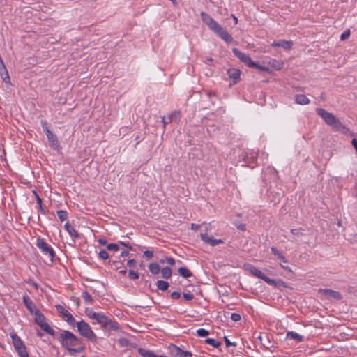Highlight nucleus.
I'll return each mask as SVG.
<instances>
[{
    "label": "nucleus",
    "instance_id": "1",
    "mask_svg": "<svg viewBox=\"0 0 357 357\" xmlns=\"http://www.w3.org/2000/svg\"><path fill=\"white\" fill-rule=\"evenodd\" d=\"M202 22L208 26V27L216 33L222 40L227 43L233 41L232 36L225 30L220 24H218L208 14L205 12L200 13Z\"/></svg>",
    "mask_w": 357,
    "mask_h": 357
},
{
    "label": "nucleus",
    "instance_id": "2",
    "mask_svg": "<svg viewBox=\"0 0 357 357\" xmlns=\"http://www.w3.org/2000/svg\"><path fill=\"white\" fill-rule=\"evenodd\" d=\"M61 345L70 351L79 352L81 350L77 347L79 344L78 338L71 332L62 331L58 337Z\"/></svg>",
    "mask_w": 357,
    "mask_h": 357
},
{
    "label": "nucleus",
    "instance_id": "3",
    "mask_svg": "<svg viewBox=\"0 0 357 357\" xmlns=\"http://www.w3.org/2000/svg\"><path fill=\"white\" fill-rule=\"evenodd\" d=\"M316 112L327 125L331 126L335 130L344 132V130H347L346 127L333 114L322 108H317Z\"/></svg>",
    "mask_w": 357,
    "mask_h": 357
},
{
    "label": "nucleus",
    "instance_id": "4",
    "mask_svg": "<svg viewBox=\"0 0 357 357\" xmlns=\"http://www.w3.org/2000/svg\"><path fill=\"white\" fill-rule=\"evenodd\" d=\"M35 321L36 323L40 326V327L45 331L47 333L54 335V331L53 328L50 327L48 323L46 321V318L45 316L41 314L38 310L35 312Z\"/></svg>",
    "mask_w": 357,
    "mask_h": 357
},
{
    "label": "nucleus",
    "instance_id": "5",
    "mask_svg": "<svg viewBox=\"0 0 357 357\" xmlns=\"http://www.w3.org/2000/svg\"><path fill=\"white\" fill-rule=\"evenodd\" d=\"M36 245L41 250L43 254L45 256H47L51 262H53L54 257L55 256L53 248L49 245L43 238H38L37 240Z\"/></svg>",
    "mask_w": 357,
    "mask_h": 357
},
{
    "label": "nucleus",
    "instance_id": "6",
    "mask_svg": "<svg viewBox=\"0 0 357 357\" xmlns=\"http://www.w3.org/2000/svg\"><path fill=\"white\" fill-rule=\"evenodd\" d=\"M248 270L254 276L260 278L265 281L268 284L272 286H276L277 282L275 280L271 279L267 277L264 273H262L259 269L257 268L255 266L252 265L248 266Z\"/></svg>",
    "mask_w": 357,
    "mask_h": 357
},
{
    "label": "nucleus",
    "instance_id": "7",
    "mask_svg": "<svg viewBox=\"0 0 357 357\" xmlns=\"http://www.w3.org/2000/svg\"><path fill=\"white\" fill-rule=\"evenodd\" d=\"M56 308L57 311L60 313L61 316L62 317V319L64 321H66L69 325L72 326H75V320L68 310L65 309L61 305H56Z\"/></svg>",
    "mask_w": 357,
    "mask_h": 357
},
{
    "label": "nucleus",
    "instance_id": "8",
    "mask_svg": "<svg viewBox=\"0 0 357 357\" xmlns=\"http://www.w3.org/2000/svg\"><path fill=\"white\" fill-rule=\"evenodd\" d=\"M319 293L328 300L340 301L342 298L340 292L329 289H320Z\"/></svg>",
    "mask_w": 357,
    "mask_h": 357
},
{
    "label": "nucleus",
    "instance_id": "9",
    "mask_svg": "<svg viewBox=\"0 0 357 357\" xmlns=\"http://www.w3.org/2000/svg\"><path fill=\"white\" fill-rule=\"evenodd\" d=\"M232 52L237 58L248 66L250 67L256 66V63L252 61L251 58L248 54L241 52L238 49L233 48Z\"/></svg>",
    "mask_w": 357,
    "mask_h": 357
},
{
    "label": "nucleus",
    "instance_id": "10",
    "mask_svg": "<svg viewBox=\"0 0 357 357\" xmlns=\"http://www.w3.org/2000/svg\"><path fill=\"white\" fill-rule=\"evenodd\" d=\"M91 319H95L96 322L100 324L102 327H107L108 326L109 319L102 313H91Z\"/></svg>",
    "mask_w": 357,
    "mask_h": 357
},
{
    "label": "nucleus",
    "instance_id": "11",
    "mask_svg": "<svg viewBox=\"0 0 357 357\" xmlns=\"http://www.w3.org/2000/svg\"><path fill=\"white\" fill-rule=\"evenodd\" d=\"M43 129H44V131L45 132L47 137L50 142V146L54 149H58L59 146V144L56 136L52 131H50L47 127L43 128Z\"/></svg>",
    "mask_w": 357,
    "mask_h": 357
},
{
    "label": "nucleus",
    "instance_id": "12",
    "mask_svg": "<svg viewBox=\"0 0 357 357\" xmlns=\"http://www.w3.org/2000/svg\"><path fill=\"white\" fill-rule=\"evenodd\" d=\"M200 237L204 242L209 244L211 246H215L218 244L223 243L222 239H215L212 236H208L206 232L202 233L200 234Z\"/></svg>",
    "mask_w": 357,
    "mask_h": 357
},
{
    "label": "nucleus",
    "instance_id": "13",
    "mask_svg": "<svg viewBox=\"0 0 357 357\" xmlns=\"http://www.w3.org/2000/svg\"><path fill=\"white\" fill-rule=\"evenodd\" d=\"M271 46L277 47H282L286 50H289L293 46V42L291 40H275L271 43Z\"/></svg>",
    "mask_w": 357,
    "mask_h": 357
},
{
    "label": "nucleus",
    "instance_id": "14",
    "mask_svg": "<svg viewBox=\"0 0 357 357\" xmlns=\"http://www.w3.org/2000/svg\"><path fill=\"white\" fill-rule=\"evenodd\" d=\"M75 324L77 325L78 331L82 335L87 337H89V326L87 323L81 321L79 322L75 321Z\"/></svg>",
    "mask_w": 357,
    "mask_h": 357
},
{
    "label": "nucleus",
    "instance_id": "15",
    "mask_svg": "<svg viewBox=\"0 0 357 357\" xmlns=\"http://www.w3.org/2000/svg\"><path fill=\"white\" fill-rule=\"evenodd\" d=\"M173 357H190L191 353L181 350L179 347L174 346L171 350Z\"/></svg>",
    "mask_w": 357,
    "mask_h": 357
},
{
    "label": "nucleus",
    "instance_id": "16",
    "mask_svg": "<svg viewBox=\"0 0 357 357\" xmlns=\"http://www.w3.org/2000/svg\"><path fill=\"white\" fill-rule=\"evenodd\" d=\"M227 75L233 79L232 84H235L240 79L241 71L236 68H230L227 70Z\"/></svg>",
    "mask_w": 357,
    "mask_h": 357
},
{
    "label": "nucleus",
    "instance_id": "17",
    "mask_svg": "<svg viewBox=\"0 0 357 357\" xmlns=\"http://www.w3.org/2000/svg\"><path fill=\"white\" fill-rule=\"evenodd\" d=\"M23 303L27 310L31 313L35 314V312L37 310L35 307V305L31 298L28 296H23Z\"/></svg>",
    "mask_w": 357,
    "mask_h": 357
},
{
    "label": "nucleus",
    "instance_id": "18",
    "mask_svg": "<svg viewBox=\"0 0 357 357\" xmlns=\"http://www.w3.org/2000/svg\"><path fill=\"white\" fill-rule=\"evenodd\" d=\"M257 338L260 343L266 349L272 347L271 342L268 340V335L267 333H260Z\"/></svg>",
    "mask_w": 357,
    "mask_h": 357
},
{
    "label": "nucleus",
    "instance_id": "19",
    "mask_svg": "<svg viewBox=\"0 0 357 357\" xmlns=\"http://www.w3.org/2000/svg\"><path fill=\"white\" fill-rule=\"evenodd\" d=\"M11 338L15 349H22V347H25L21 339L15 333L11 334Z\"/></svg>",
    "mask_w": 357,
    "mask_h": 357
},
{
    "label": "nucleus",
    "instance_id": "20",
    "mask_svg": "<svg viewBox=\"0 0 357 357\" xmlns=\"http://www.w3.org/2000/svg\"><path fill=\"white\" fill-rule=\"evenodd\" d=\"M287 338L295 340L296 342H300L303 340V337L298 333L293 331H289L287 333Z\"/></svg>",
    "mask_w": 357,
    "mask_h": 357
},
{
    "label": "nucleus",
    "instance_id": "21",
    "mask_svg": "<svg viewBox=\"0 0 357 357\" xmlns=\"http://www.w3.org/2000/svg\"><path fill=\"white\" fill-rule=\"evenodd\" d=\"M295 101L299 105H307L310 102V100L303 94H298L296 96Z\"/></svg>",
    "mask_w": 357,
    "mask_h": 357
},
{
    "label": "nucleus",
    "instance_id": "22",
    "mask_svg": "<svg viewBox=\"0 0 357 357\" xmlns=\"http://www.w3.org/2000/svg\"><path fill=\"white\" fill-rule=\"evenodd\" d=\"M271 252L273 255H275L278 259H281L282 262L287 263L288 261L287 258L284 257V255L282 254V252H280L279 250H278L275 247H272L271 248Z\"/></svg>",
    "mask_w": 357,
    "mask_h": 357
},
{
    "label": "nucleus",
    "instance_id": "23",
    "mask_svg": "<svg viewBox=\"0 0 357 357\" xmlns=\"http://www.w3.org/2000/svg\"><path fill=\"white\" fill-rule=\"evenodd\" d=\"M179 274L184 278H188L192 276V272L185 267H181L178 268Z\"/></svg>",
    "mask_w": 357,
    "mask_h": 357
},
{
    "label": "nucleus",
    "instance_id": "24",
    "mask_svg": "<svg viewBox=\"0 0 357 357\" xmlns=\"http://www.w3.org/2000/svg\"><path fill=\"white\" fill-rule=\"evenodd\" d=\"M149 269L153 274H158L160 271V266L157 263H151L149 265Z\"/></svg>",
    "mask_w": 357,
    "mask_h": 357
},
{
    "label": "nucleus",
    "instance_id": "25",
    "mask_svg": "<svg viewBox=\"0 0 357 357\" xmlns=\"http://www.w3.org/2000/svg\"><path fill=\"white\" fill-rule=\"evenodd\" d=\"M65 229L66 231L69 233V234L72 236H77V233L74 229V227L68 222H67L65 224Z\"/></svg>",
    "mask_w": 357,
    "mask_h": 357
},
{
    "label": "nucleus",
    "instance_id": "26",
    "mask_svg": "<svg viewBox=\"0 0 357 357\" xmlns=\"http://www.w3.org/2000/svg\"><path fill=\"white\" fill-rule=\"evenodd\" d=\"M156 285L157 287L162 291H165L169 287V283L165 280H158Z\"/></svg>",
    "mask_w": 357,
    "mask_h": 357
},
{
    "label": "nucleus",
    "instance_id": "27",
    "mask_svg": "<svg viewBox=\"0 0 357 357\" xmlns=\"http://www.w3.org/2000/svg\"><path fill=\"white\" fill-rule=\"evenodd\" d=\"M205 342L206 344H208L211 345L212 347H213L215 348H218V347H219L221 345V342L220 341L216 340L213 339V338H207L205 340Z\"/></svg>",
    "mask_w": 357,
    "mask_h": 357
},
{
    "label": "nucleus",
    "instance_id": "28",
    "mask_svg": "<svg viewBox=\"0 0 357 357\" xmlns=\"http://www.w3.org/2000/svg\"><path fill=\"white\" fill-rule=\"evenodd\" d=\"M178 115H179V112H174L173 114H172V115H170L169 116H167V117L164 116L162 118V121H163L164 124H168L170 122H172L173 118L176 117Z\"/></svg>",
    "mask_w": 357,
    "mask_h": 357
},
{
    "label": "nucleus",
    "instance_id": "29",
    "mask_svg": "<svg viewBox=\"0 0 357 357\" xmlns=\"http://www.w3.org/2000/svg\"><path fill=\"white\" fill-rule=\"evenodd\" d=\"M162 275L164 278H169L172 275V269L169 267H164L161 270Z\"/></svg>",
    "mask_w": 357,
    "mask_h": 357
},
{
    "label": "nucleus",
    "instance_id": "30",
    "mask_svg": "<svg viewBox=\"0 0 357 357\" xmlns=\"http://www.w3.org/2000/svg\"><path fill=\"white\" fill-rule=\"evenodd\" d=\"M57 215L61 221H64L68 218V213L63 210L58 211Z\"/></svg>",
    "mask_w": 357,
    "mask_h": 357
},
{
    "label": "nucleus",
    "instance_id": "31",
    "mask_svg": "<svg viewBox=\"0 0 357 357\" xmlns=\"http://www.w3.org/2000/svg\"><path fill=\"white\" fill-rule=\"evenodd\" d=\"M20 356V357H29V354L26 351V347H22V349H15Z\"/></svg>",
    "mask_w": 357,
    "mask_h": 357
},
{
    "label": "nucleus",
    "instance_id": "32",
    "mask_svg": "<svg viewBox=\"0 0 357 357\" xmlns=\"http://www.w3.org/2000/svg\"><path fill=\"white\" fill-rule=\"evenodd\" d=\"M269 63L271 64V66L272 67H273L275 69H277V70L280 69V68L282 65V63H280V61H276V60H273V61H270Z\"/></svg>",
    "mask_w": 357,
    "mask_h": 357
},
{
    "label": "nucleus",
    "instance_id": "33",
    "mask_svg": "<svg viewBox=\"0 0 357 357\" xmlns=\"http://www.w3.org/2000/svg\"><path fill=\"white\" fill-rule=\"evenodd\" d=\"M197 334L199 337H206L209 334V332L204 328H199L197 331Z\"/></svg>",
    "mask_w": 357,
    "mask_h": 357
},
{
    "label": "nucleus",
    "instance_id": "34",
    "mask_svg": "<svg viewBox=\"0 0 357 357\" xmlns=\"http://www.w3.org/2000/svg\"><path fill=\"white\" fill-rule=\"evenodd\" d=\"M107 327H109L113 330H118L119 328V325L118 323L112 321L110 319H109L108 326Z\"/></svg>",
    "mask_w": 357,
    "mask_h": 357
},
{
    "label": "nucleus",
    "instance_id": "35",
    "mask_svg": "<svg viewBox=\"0 0 357 357\" xmlns=\"http://www.w3.org/2000/svg\"><path fill=\"white\" fill-rule=\"evenodd\" d=\"M129 278L131 280H137L139 278V274L137 272H135L134 271L130 270L128 272Z\"/></svg>",
    "mask_w": 357,
    "mask_h": 357
},
{
    "label": "nucleus",
    "instance_id": "36",
    "mask_svg": "<svg viewBox=\"0 0 357 357\" xmlns=\"http://www.w3.org/2000/svg\"><path fill=\"white\" fill-rule=\"evenodd\" d=\"M98 256L102 259H107L109 257V255L105 250H101L98 253Z\"/></svg>",
    "mask_w": 357,
    "mask_h": 357
},
{
    "label": "nucleus",
    "instance_id": "37",
    "mask_svg": "<svg viewBox=\"0 0 357 357\" xmlns=\"http://www.w3.org/2000/svg\"><path fill=\"white\" fill-rule=\"evenodd\" d=\"M107 248L109 250H114L116 251L119 250V245L116 243H109L107 245Z\"/></svg>",
    "mask_w": 357,
    "mask_h": 357
},
{
    "label": "nucleus",
    "instance_id": "38",
    "mask_svg": "<svg viewBox=\"0 0 357 357\" xmlns=\"http://www.w3.org/2000/svg\"><path fill=\"white\" fill-rule=\"evenodd\" d=\"M0 73H1L3 80L5 82H8V81L10 80V77H9L7 70H6V71H4V74L3 73H1V71H0Z\"/></svg>",
    "mask_w": 357,
    "mask_h": 357
},
{
    "label": "nucleus",
    "instance_id": "39",
    "mask_svg": "<svg viewBox=\"0 0 357 357\" xmlns=\"http://www.w3.org/2000/svg\"><path fill=\"white\" fill-rule=\"evenodd\" d=\"M349 36H350V31L347 30L341 34L340 38H341V40H344L347 39L349 37Z\"/></svg>",
    "mask_w": 357,
    "mask_h": 357
},
{
    "label": "nucleus",
    "instance_id": "40",
    "mask_svg": "<svg viewBox=\"0 0 357 357\" xmlns=\"http://www.w3.org/2000/svg\"><path fill=\"white\" fill-rule=\"evenodd\" d=\"M33 193L36 194V201H37V204H38L39 206V209L41 211H43V206H42V199H40V197L36 193L35 191H33Z\"/></svg>",
    "mask_w": 357,
    "mask_h": 357
},
{
    "label": "nucleus",
    "instance_id": "41",
    "mask_svg": "<svg viewBox=\"0 0 357 357\" xmlns=\"http://www.w3.org/2000/svg\"><path fill=\"white\" fill-rule=\"evenodd\" d=\"M231 319L234 321H238L241 320V315L237 313H232L231 315Z\"/></svg>",
    "mask_w": 357,
    "mask_h": 357
},
{
    "label": "nucleus",
    "instance_id": "42",
    "mask_svg": "<svg viewBox=\"0 0 357 357\" xmlns=\"http://www.w3.org/2000/svg\"><path fill=\"white\" fill-rule=\"evenodd\" d=\"M183 296L186 301H191L194 298L193 294L190 293H183Z\"/></svg>",
    "mask_w": 357,
    "mask_h": 357
},
{
    "label": "nucleus",
    "instance_id": "43",
    "mask_svg": "<svg viewBox=\"0 0 357 357\" xmlns=\"http://www.w3.org/2000/svg\"><path fill=\"white\" fill-rule=\"evenodd\" d=\"M180 296L181 294L178 291H174L171 294V298L174 300L178 299Z\"/></svg>",
    "mask_w": 357,
    "mask_h": 357
},
{
    "label": "nucleus",
    "instance_id": "44",
    "mask_svg": "<svg viewBox=\"0 0 357 357\" xmlns=\"http://www.w3.org/2000/svg\"><path fill=\"white\" fill-rule=\"evenodd\" d=\"M300 229H291V233L293 234V235H295V236H301L302 234L301 233L300 231Z\"/></svg>",
    "mask_w": 357,
    "mask_h": 357
},
{
    "label": "nucleus",
    "instance_id": "45",
    "mask_svg": "<svg viewBox=\"0 0 357 357\" xmlns=\"http://www.w3.org/2000/svg\"><path fill=\"white\" fill-rule=\"evenodd\" d=\"M136 261L135 259H129L127 261V266L130 268H133L135 266Z\"/></svg>",
    "mask_w": 357,
    "mask_h": 357
},
{
    "label": "nucleus",
    "instance_id": "46",
    "mask_svg": "<svg viewBox=\"0 0 357 357\" xmlns=\"http://www.w3.org/2000/svg\"><path fill=\"white\" fill-rule=\"evenodd\" d=\"M144 256L149 259L153 256V253L151 250H146L144 252Z\"/></svg>",
    "mask_w": 357,
    "mask_h": 357
},
{
    "label": "nucleus",
    "instance_id": "47",
    "mask_svg": "<svg viewBox=\"0 0 357 357\" xmlns=\"http://www.w3.org/2000/svg\"><path fill=\"white\" fill-rule=\"evenodd\" d=\"M166 262H167L168 264H169V265H171V266H173V265H174V264H175V260H174V258H172V257H167V258H166Z\"/></svg>",
    "mask_w": 357,
    "mask_h": 357
},
{
    "label": "nucleus",
    "instance_id": "48",
    "mask_svg": "<svg viewBox=\"0 0 357 357\" xmlns=\"http://www.w3.org/2000/svg\"><path fill=\"white\" fill-rule=\"evenodd\" d=\"M224 340L225 342V344H226L227 347H229V346H231V345L236 346V344L231 342L227 336L224 337Z\"/></svg>",
    "mask_w": 357,
    "mask_h": 357
},
{
    "label": "nucleus",
    "instance_id": "49",
    "mask_svg": "<svg viewBox=\"0 0 357 357\" xmlns=\"http://www.w3.org/2000/svg\"><path fill=\"white\" fill-rule=\"evenodd\" d=\"M250 68H256L259 69L261 70H267L266 67L260 66L259 64H258L257 63H256V66H250Z\"/></svg>",
    "mask_w": 357,
    "mask_h": 357
},
{
    "label": "nucleus",
    "instance_id": "50",
    "mask_svg": "<svg viewBox=\"0 0 357 357\" xmlns=\"http://www.w3.org/2000/svg\"><path fill=\"white\" fill-rule=\"evenodd\" d=\"M200 226H201L200 225L192 223L190 225V229L192 230H197L198 229H199Z\"/></svg>",
    "mask_w": 357,
    "mask_h": 357
},
{
    "label": "nucleus",
    "instance_id": "51",
    "mask_svg": "<svg viewBox=\"0 0 357 357\" xmlns=\"http://www.w3.org/2000/svg\"><path fill=\"white\" fill-rule=\"evenodd\" d=\"M119 243H120L121 245H123V246H124V247H126V248H128L129 250H132V247L130 244L126 243H124V242H123V241H120V242H119Z\"/></svg>",
    "mask_w": 357,
    "mask_h": 357
},
{
    "label": "nucleus",
    "instance_id": "52",
    "mask_svg": "<svg viewBox=\"0 0 357 357\" xmlns=\"http://www.w3.org/2000/svg\"><path fill=\"white\" fill-rule=\"evenodd\" d=\"M351 144L352 146H354V148L355 149L356 153H357V139H353L351 140Z\"/></svg>",
    "mask_w": 357,
    "mask_h": 357
},
{
    "label": "nucleus",
    "instance_id": "53",
    "mask_svg": "<svg viewBox=\"0 0 357 357\" xmlns=\"http://www.w3.org/2000/svg\"><path fill=\"white\" fill-rule=\"evenodd\" d=\"M96 339V335L94 334V333L91 329V342L95 341Z\"/></svg>",
    "mask_w": 357,
    "mask_h": 357
},
{
    "label": "nucleus",
    "instance_id": "54",
    "mask_svg": "<svg viewBox=\"0 0 357 357\" xmlns=\"http://www.w3.org/2000/svg\"><path fill=\"white\" fill-rule=\"evenodd\" d=\"M128 255H129V252H128V251H126V250H123V251H122V252H121V256L122 257H127V256H128Z\"/></svg>",
    "mask_w": 357,
    "mask_h": 357
},
{
    "label": "nucleus",
    "instance_id": "55",
    "mask_svg": "<svg viewBox=\"0 0 357 357\" xmlns=\"http://www.w3.org/2000/svg\"><path fill=\"white\" fill-rule=\"evenodd\" d=\"M98 242L101 245H105L107 243V241L105 238H99Z\"/></svg>",
    "mask_w": 357,
    "mask_h": 357
},
{
    "label": "nucleus",
    "instance_id": "56",
    "mask_svg": "<svg viewBox=\"0 0 357 357\" xmlns=\"http://www.w3.org/2000/svg\"><path fill=\"white\" fill-rule=\"evenodd\" d=\"M114 265L115 266L116 268H119L120 266L119 265L121 264V262L119 261H114L113 262Z\"/></svg>",
    "mask_w": 357,
    "mask_h": 357
},
{
    "label": "nucleus",
    "instance_id": "57",
    "mask_svg": "<svg viewBox=\"0 0 357 357\" xmlns=\"http://www.w3.org/2000/svg\"><path fill=\"white\" fill-rule=\"evenodd\" d=\"M83 296L86 300H88L89 298V295L86 291L83 292Z\"/></svg>",
    "mask_w": 357,
    "mask_h": 357
},
{
    "label": "nucleus",
    "instance_id": "58",
    "mask_svg": "<svg viewBox=\"0 0 357 357\" xmlns=\"http://www.w3.org/2000/svg\"><path fill=\"white\" fill-rule=\"evenodd\" d=\"M119 341L122 345L126 344V342H128L126 339H121Z\"/></svg>",
    "mask_w": 357,
    "mask_h": 357
},
{
    "label": "nucleus",
    "instance_id": "59",
    "mask_svg": "<svg viewBox=\"0 0 357 357\" xmlns=\"http://www.w3.org/2000/svg\"><path fill=\"white\" fill-rule=\"evenodd\" d=\"M121 274L125 275L126 273V269H123L119 271Z\"/></svg>",
    "mask_w": 357,
    "mask_h": 357
},
{
    "label": "nucleus",
    "instance_id": "60",
    "mask_svg": "<svg viewBox=\"0 0 357 357\" xmlns=\"http://www.w3.org/2000/svg\"><path fill=\"white\" fill-rule=\"evenodd\" d=\"M239 229H240L241 230H244V229H245V225H241V226L239 227Z\"/></svg>",
    "mask_w": 357,
    "mask_h": 357
},
{
    "label": "nucleus",
    "instance_id": "61",
    "mask_svg": "<svg viewBox=\"0 0 357 357\" xmlns=\"http://www.w3.org/2000/svg\"><path fill=\"white\" fill-rule=\"evenodd\" d=\"M233 18H234V22H235V24H237V22H238V19H237V17H235L234 15H233Z\"/></svg>",
    "mask_w": 357,
    "mask_h": 357
},
{
    "label": "nucleus",
    "instance_id": "62",
    "mask_svg": "<svg viewBox=\"0 0 357 357\" xmlns=\"http://www.w3.org/2000/svg\"><path fill=\"white\" fill-rule=\"evenodd\" d=\"M281 267L284 269H286V270H289V268L288 266H282V264H280Z\"/></svg>",
    "mask_w": 357,
    "mask_h": 357
},
{
    "label": "nucleus",
    "instance_id": "63",
    "mask_svg": "<svg viewBox=\"0 0 357 357\" xmlns=\"http://www.w3.org/2000/svg\"><path fill=\"white\" fill-rule=\"evenodd\" d=\"M37 335H38L39 337H42L43 333H42L41 332H40V331H38V332H37Z\"/></svg>",
    "mask_w": 357,
    "mask_h": 357
},
{
    "label": "nucleus",
    "instance_id": "64",
    "mask_svg": "<svg viewBox=\"0 0 357 357\" xmlns=\"http://www.w3.org/2000/svg\"><path fill=\"white\" fill-rule=\"evenodd\" d=\"M165 261H166V259H160V262L162 263V264L165 263Z\"/></svg>",
    "mask_w": 357,
    "mask_h": 357
}]
</instances>
